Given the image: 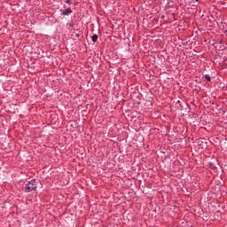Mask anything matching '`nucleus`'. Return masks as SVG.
<instances>
[{
	"instance_id": "1",
	"label": "nucleus",
	"mask_w": 227,
	"mask_h": 227,
	"mask_svg": "<svg viewBox=\"0 0 227 227\" xmlns=\"http://www.w3.org/2000/svg\"><path fill=\"white\" fill-rule=\"evenodd\" d=\"M38 182L36 179L30 180L27 184H25L24 191L25 192H31V191H36Z\"/></svg>"
},
{
	"instance_id": "2",
	"label": "nucleus",
	"mask_w": 227,
	"mask_h": 227,
	"mask_svg": "<svg viewBox=\"0 0 227 227\" xmlns=\"http://www.w3.org/2000/svg\"><path fill=\"white\" fill-rule=\"evenodd\" d=\"M62 15H72L73 11L70 8L67 9H61L60 10Z\"/></svg>"
},
{
	"instance_id": "3",
	"label": "nucleus",
	"mask_w": 227,
	"mask_h": 227,
	"mask_svg": "<svg viewBox=\"0 0 227 227\" xmlns=\"http://www.w3.org/2000/svg\"><path fill=\"white\" fill-rule=\"evenodd\" d=\"M197 144L199 145L200 148H201V150H204V148H207V142H204L201 139H199Z\"/></svg>"
},
{
	"instance_id": "4",
	"label": "nucleus",
	"mask_w": 227,
	"mask_h": 227,
	"mask_svg": "<svg viewBox=\"0 0 227 227\" xmlns=\"http://www.w3.org/2000/svg\"><path fill=\"white\" fill-rule=\"evenodd\" d=\"M91 40L92 42L95 43V42H97V40H98V35L97 34H94L92 36H91Z\"/></svg>"
},
{
	"instance_id": "5",
	"label": "nucleus",
	"mask_w": 227,
	"mask_h": 227,
	"mask_svg": "<svg viewBox=\"0 0 227 227\" xmlns=\"http://www.w3.org/2000/svg\"><path fill=\"white\" fill-rule=\"evenodd\" d=\"M72 36H75L76 38H81V34H77L75 32H73Z\"/></svg>"
},
{
	"instance_id": "6",
	"label": "nucleus",
	"mask_w": 227,
	"mask_h": 227,
	"mask_svg": "<svg viewBox=\"0 0 227 227\" xmlns=\"http://www.w3.org/2000/svg\"><path fill=\"white\" fill-rule=\"evenodd\" d=\"M204 77H205V79H207V81H208L210 82V81H211L210 74H205Z\"/></svg>"
},
{
	"instance_id": "7",
	"label": "nucleus",
	"mask_w": 227,
	"mask_h": 227,
	"mask_svg": "<svg viewBox=\"0 0 227 227\" xmlns=\"http://www.w3.org/2000/svg\"><path fill=\"white\" fill-rule=\"evenodd\" d=\"M65 3H67V4H72V1L71 0H65Z\"/></svg>"
},
{
	"instance_id": "8",
	"label": "nucleus",
	"mask_w": 227,
	"mask_h": 227,
	"mask_svg": "<svg viewBox=\"0 0 227 227\" xmlns=\"http://www.w3.org/2000/svg\"><path fill=\"white\" fill-rule=\"evenodd\" d=\"M70 27H74V24H69Z\"/></svg>"
}]
</instances>
